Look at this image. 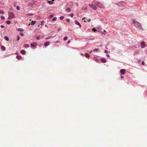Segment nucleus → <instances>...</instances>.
Masks as SVG:
<instances>
[{
	"mask_svg": "<svg viewBox=\"0 0 147 147\" xmlns=\"http://www.w3.org/2000/svg\"><path fill=\"white\" fill-rule=\"evenodd\" d=\"M55 0H52V1H54Z\"/></svg>",
	"mask_w": 147,
	"mask_h": 147,
	"instance_id": "nucleus-47",
	"label": "nucleus"
},
{
	"mask_svg": "<svg viewBox=\"0 0 147 147\" xmlns=\"http://www.w3.org/2000/svg\"><path fill=\"white\" fill-rule=\"evenodd\" d=\"M66 21L67 22H69L70 21V20L69 19H67L66 20Z\"/></svg>",
	"mask_w": 147,
	"mask_h": 147,
	"instance_id": "nucleus-34",
	"label": "nucleus"
},
{
	"mask_svg": "<svg viewBox=\"0 0 147 147\" xmlns=\"http://www.w3.org/2000/svg\"><path fill=\"white\" fill-rule=\"evenodd\" d=\"M6 22L7 23V24H9L11 23L10 21H8V20Z\"/></svg>",
	"mask_w": 147,
	"mask_h": 147,
	"instance_id": "nucleus-25",
	"label": "nucleus"
},
{
	"mask_svg": "<svg viewBox=\"0 0 147 147\" xmlns=\"http://www.w3.org/2000/svg\"><path fill=\"white\" fill-rule=\"evenodd\" d=\"M84 22H87V21H86V20H84Z\"/></svg>",
	"mask_w": 147,
	"mask_h": 147,
	"instance_id": "nucleus-48",
	"label": "nucleus"
},
{
	"mask_svg": "<svg viewBox=\"0 0 147 147\" xmlns=\"http://www.w3.org/2000/svg\"><path fill=\"white\" fill-rule=\"evenodd\" d=\"M93 51L94 52H98L99 51V50L98 49H94Z\"/></svg>",
	"mask_w": 147,
	"mask_h": 147,
	"instance_id": "nucleus-20",
	"label": "nucleus"
},
{
	"mask_svg": "<svg viewBox=\"0 0 147 147\" xmlns=\"http://www.w3.org/2000/svg\"><path fill=\"white\" fill-rule=\"evenodd\" d=\"M20 34L21 36H24V34H23V33H20Z\"/></svg>",
	"mask_w": 147,
	"mask_h": 147,
	"instance_id": "nucleus-32",
	"label": "nucleus"
},
{
	"mask_svg": "<svg viewBox=\"0 0 147 147\" xmlns=\"http://www.w3.org/2000/svg\"><path fill=\"white\" fill-rule=\"evenodd\" d=\"M20 53L24 55L26 53V51L24 50H22L20 51Z\"/></svg>",
	"mask_w": 147,
	"mask_h": 147,
	"instance_id": "nucleus-12",
	"label": "nucleus"
},
{
	"mask_svg": "<svg viewBox=\"0 0 147 147\" xmlns=\"http://www.w3.org/2000/svg\"><path fill=\"white\" fill-rule=\"evenodd\" d=\"M45 26L46 27H47V25H45Z\"/></svg>",
	"mask_w": 147,
	"mask_h": 147,
	"instance_id": "nucleus-45",
	"label": "nucleus"
},
{
	"mask_svg": "<svg viewBox=\"0 0 147 147\" xmlns=\"http://www.w3.org/2000/svg\"><path fill=\"white\" fill-rule=\"evenodd\" d=\"M141 45H142V48H144L146 47L145 42H142L141 43Z\"/></svg>",
	"mask_w": 147,
	"mask_h": 147,
	"instance_id": "nucleus-6",
	"label": "nucleus"
},
{
	"mask_svg": "<svg viewBox=\"0 0 147 147\" xmlns=\"http://www.w3.org/2000/svg\"><path fill=\"white\" fill-rule=\"evenodd\" d=\"M15 15L14 14L11 12H9L8 14V19L10 20L14 18Z\"/></svg>",
	"mask_w": 147,
	"mask_h": 147,
	"instance_id": "nucleus-2",
	"label": "nucleus"
},
{
	"mask_svg": "<svg viewBox=\"0 0 147 147\" xmlns=\"http://www.w3.org/2000/svg\"><path fill=\"white\" fill-rule=\"evenodd\" d=\"M20 39V37L19 36H17V40H18Z\"/></svg>",
	"mask_w": 147,
	"mask_h": 147,
	"instance_id": "nucleus-37",
	"label": "nucleus"
},
{
	"mask_svg": "<svg viewBox=\"0 0 147 147\" xmlns=\"http://www.w3.org/2000/svg\"><path fill=\"white\" fill-rule=\"evenodd\" d=\"M101 60L102 62V63H105L106 62V60L104 58H102Z\"/></svg>",
	"mask_w": 147,
	"mask_h": 147,
	"instance_id": "nucleus-11",
	"label": "nucleus"
},
{
	"mask_svg": "<svg viewBox=\"0 0 147 147\" xmlns=\"http://www.w3.org/2000/svg\"><path fill=\"white\" fill-rule=\"evenodd\" d=\"M91 52H92V51H91L90 52L91 53Z\"/></svg>",
	"mask_w": 147,
	"mask_h": 147,
	"instance_id": "nucleus-52",
	"label": "nucleus"
},
{
	"mask_svg": "<svg viewBox=\"0 0 147 147\" xmlns=\"http://www.w3.org/2000/svg\"><path fill=\"white\" fill-rule=\"evenodd\" d=\"M66 10L68 12H70L71 11V9L69 7H68L66 8Z\"/></svg>",
	"mask_w": 147,
	"mask_h": 147,
	"instance_id": "nucleus-16",
	"label": "nucleus"
},
{
	"mask_svg": "<svg viewBox=\"0 0 147 147\" xmlns=\"http://www.w3.org/2000/svg\"><path fill=\"white\" fill-rule=\"evenodd\" d=\"M133 23L134 24V26L138 28L139 29H142L141 24L137 21L133 20Z\"/></svg>",
	"mask_w": 147,
	"mask_h": 147,
	"instance_id": "nucleus-1",
	"label": "nucleus"
},
{
	"mask_svg": "<svg viewBox=\"0 0 147 147\" xmlns=\"http://www.w3.org/2000/svg\"><path fill=\"white\" fill-rule=\"evenodd\" d=\"M104 52L105 53H108L107 51L106 50H105Z\"/></svg>",
	"mask_w": 147,
	"mask_h": 147,
	"instance_id": "nucleus-39",
	"label": "nucleus"
},
{
	"mask_svg": "<svg viewBox=\"0 0 147 147\" xmlns=\"http://www.w3.org/2000/svg\"><path fill=\"white\" fill-rule=\"evenodd\" d=\"M44 45L45 46H47L49 45V42L48 41L47 42L44 43Z\"/></svg>",
	"mask_w": 147,
	"mask_h": 147,
	"instance_id": "nucleus-10",
	"label": "nucleus"
},
{
	"mask_svg": "<svg viewBox=\"0 0 147 147\" xmlns=\"http://www.w3.org/2000/svg\"><path fill=\"white\" fill-rule=\"evenodd\" d=\"M120 73L122 74H124L125 73V70L124 69H122L120 70Z\"/></svg>",
	"mask_w": 147,
	"mask_h": 147,
	"instance_id": "nucleus-9",
	"label": "nucleus"
},
{
	"mask_svg": "<svg viewBox=\"0 0 147 147\" xmlns=\"http://www.w3.org/2000/svg\"><path fill=\"white\" fill-rule=\"evenodd\" d=\"M106 56H107L108 57H110V55L109 54H107V55H106Z\"/></svg>",
	"mask_w": 147,
	"mask_h": 147,
	"instance_id": "nucleus-40",
	"label": "nucleus"
},
{
	"mask_svg": "<svg viewBox=\"0 0 147 147\" xmlns=\"http://www.w3.org/2000/svg\"><path fill=\"white\" fill-rule=\"evenodd\" d=\"M57 18L56 17H54L53 19V21H55L56 20Z\"/></svg>",
	"mask_w": 147,
	"mask_h": 147,
	"instance_id": "nucleus-26",
	"label": "nucleus"
},
{
	"mask_svg": "<svg viewBox=\"0 0 147 147\" xmlns=\"http://www.w3.org/2000/svg\"><path fill=\"white\" fill-rule=\"evenodd\" d=\"M89 5L93 9L96 10L97 9V7L95 5H94L93 4H89Z\"/></svg>",
	"mask_w": 147,
	"mask_h": 147,
	"instance_id": "nucleus-4",
	"label": "nucleus"
},
{
	"mask_svg": "<svg viewBox=\"0 0 147 147\" xmlns=\"http://www.w3.org/2000/svg\"><path fill=\"white\" fill-rule=\"evenodd\" d=\"M142 65H144V61H142Z\"/></svg>",
	"mask_w": 147,
	"mask_h": 147,
	"instance_id": "nucleus-42",
	"label": "nucleus"
},
{
	"mask_svg": "<svg viewBox=\"0 0 147 147\" xmlns=\"http://www.w3.org/2000/svg\"><path fill=\"white\" fill-rule=\"evenodd\" d=\"M1 49L3 51H5V48L4 47L2 46L1 47Z\"/></svg>",
	"mask_w": 147,
	"mask_h": 147,
	"instance_id": "nucleus-17",
	"label": "nucleus"
},
{
	"mask_svg": "<svg viewBox=\"0 0 147 147\" xmlns=\"http://www.w3.org/2000/svg\"><path fill=\"white\" fill-rule=\"evenodd\" d=\"M67 36H65V37H64L63 38V40L64 41H66V40H67Z\"/></svg>",
	"mask_w": 147,
	"mask_h": 147,
	"instance_id": "nucleus-24",
	"label": "nucleus"
},
{
	"mask_svg": "<svg viewBox=\"0 0 147 147\" xmlns=\"http://www.w3.org/2000/svg\"><path fill=\"white\" fill-rule=\"evenodd\" d=\"M134 48H136V47H134Z\"/></svg>",
	"mask_w": 147,
	"mask_h": 147,
	"instance_id": "nucleus-50",
	"label": "nucleus"
},
{
	"mask_svg": "<svg viewBox=\"0 0 147 147\" xmlns=\"http://www.w3.org/2000/svg\"><path fill=\"white\" fill-rule=\"evenodd\" d=\"M37 45V43L36 42H33V43H31V46L32 47H35Z\"/></svg>",
	"mask_w": 147,
	"mask_h": 147,
	"instance_id": "nucleus-7",
	"label": "nucleus"
},
{
	"mask_svg": "<svg viewBox=\"0 0 147 147\" xmlns=\"http://www.w3.org/2000/svg\"><path fill=\"white\" fill-rule=\"evenodd\" d=\"M75 22L76 24L79 26L80 28L81 27V24L78 22V21H76Z\"/></svg>",
	"mask_w": 147,
	"mask_h": 147,
	"instance_id": "nucleus-8",
	"label": "nucleus"
},
{
	"mask_svg": "<svg viewBox=\"0 0 147 147\" xmlns=\"http://www.w3.org/2000/svg\"><path fill=\"white\" fill-rule=\"evenodd\" d=\"M95 4L97 5L98 7L100 8H104L105 7L102 3L99 2H96Z\"/></svg>",
	"mask_w": 147,
	"mask_h": 147,
	"instance_id": "nucleus-3",
	"label": "nucleus"
},
{
	"mask_svg": "<svg viewBox=\"0 0 147 147\" xmlns=\"http://www.w3.org/2000/svg\"><path fill=\"white\" fill-rule=\"evenodd\" d=\"M68 16H71V17H73V13H70L69 14Z\"/></svg>",
	"mask_w": 147,
	"mask_h": 147,
	"instance_id": "nucleus-22",
	"label": "nucleus"
},
{
	"mask_svg": "<svg viewBox=\"0 0 147 147\" xmlns=\"http://www.w3.org/2000/svg\"><path fill=\"white\" fill-rule=\"evenodd\" d=\"M85 56L87 58H89L90 56V55L87 53H85Z\"/></svg>",
	"mask_w": 147,
	"mask_h": 147,
	"instance_id": "nucleus-15",
	"label": "nucleus"
},
{
	"mask_svg": "<svg viewBox=\"0 0 147 147\" xmlns=\"http://www.w3.org/2000/svg\"><path fill=\"white\" fill-rule=\"evenodd\" d=\"M0 13L1 14H3L4 13V12L3 11H1L0 12Z\"/></svg>",
	"mask_w": 147,
	"mask_h": 147,
	"instance_id": "nucleus-36",
	"label": "nucleus"
},
{
	"mask_svg": "<svg viewBox=\"0 0 147 147\" xmlns=\"http://www.w3.org/2000/svg\"><path fill=\"white\" fill-rule=\"evenodd\" d=\"M104 32H106L105 30H104Z\"/></svg>",
	"mask_w": 147,
	"mask_h": 147,
	"instance_id": "nucleus-49",
	"label": "nucleus"
},
{
	"mask_svg": "<svg viewBox=\"0 0 147 147\" xmlns=\"http://www.w3.org/2000/svg\"><path fill=\"white\" fill-rule=\"evenodd\" d=\"M44 21H42L41 22V25L42 26H43L44 25Z\"/></svg>",
	"mask_w": 147,
	"mask_h": 147,
	"instance_id": "nucleus-27",
	"label": "nucleus"
},
{
	"mask_svg": "<svg viewBox=\"0 0 147 147\" xmlns=\"http://www.w3.org/2000/svg\"><path fill=\"white\" fill-rule=\"evenodd\" d=\"M36 38L37 40H39L40 39V36H37Z\"/></svg>",
	"mask_w": 147,
	"mask_h": 147,
	"instance_id": "nucleus-31",
	"label": "nucleus"
},
{
	"mask_svg": "<svg viewBox=\"0 0 147 147\" xmlns=\"http://www.w3.org/2000/svg\"><path fill=\"white\" fill-rule=\"evenodd\" d=\"M92 30L94 32H95V31H96V29H95V28H93L92 29Z\"/></svg>",
	"mask_w": 147,
	"mask_h": 147,
	"instance_id": "nucleus-38",
	"label": "nucleus"
},
{
	"mask_svg": "<svg viewBox=\"0 0 147 147\" xmlns=\"http://www.w3.org/2000/svg\"><path fill=\"white\" fill-rule=\"evenodd\" d=\"M1 28H3L4 27V26L3 25H1Z\"/></svg>",
	"mask_w": 147,
	"mask_h": 147,
	"instance_id": "nucleus-41",
	"label": "nucleus"
},
{
	"mask_svg": "<svg viewBox=\"0 0 147 147\" xmlns=\"http://www.w3.org/2000/svg\"><path fill=\"white\" fill-rule=\"evenodd\" d=\"M35 1H32L31 2H29L28 3V5L29 7L32 6L33 4L35 3Z\"/></svg>",
	"mask_w": 147,
	"mask_h": 147,
	"instance_id": "nucleus-5",
	"label": "nucleus"
},
{
	"mask_svg": "<svg viewBox=\"0 0 147 147\" xmlns=\"http://www.w3.org/2000/svg\"><path fill=\"white\" fill-rule=\"evenodd\" d=\"M53 17V14H52L49 16V17L51 18H52Z\"/></svg>",
	"mask_w": 147,
	"mask_h": 147,
	"instance_id": "nucleus-33",
	"label": "nucleus"
},
{
	"mask_svg": "<svg viewBox=\"0 0 147 147\" xmlns=\"http://www.w3.org/2000/svg\"><path fill=\"white\" fill-rule=\"evenodd\" d=\"M85 19V18H83L82 19V20H83Z\"/></svg>",
	"mask_w": 147,
	"mask_h": 147,
	"instance_id": "nucleus-46",
	"label": "nucleus"
},
{
	"mask_svg": "<svg viewBox=\"0 0 147 147\" xmlns=\"http://www.w3.org/2000/svg\"><path fill=\"white\" fill-rule=\"evenodd\" d=\"M121 78H123V77L122 76H121Z\"/></svg>",
	"mask_w": 147,
	"mask_h": 147,
	"instance_id": "nucleus-51",
	"label": "nucleus"
},
{
	"mask_svg": "<svg viewBox=\"0 0 147 147\" xmlns=\"http://www.w3.org/2000/svg\"><path fill=\"white\" fill-rule=\"evenodd\" d=\"M16 9H17L18 10H20V7L18 6L16 7Z\"/></svg>",
	"mask_w": 147,
	"mask_h": 147,
	"instance_id": "nucleus-29",
	"label": "nucleus"
},
{
	"mask_svg": "<svg viewBox=\"0 0 147 147\" xmlns=\"http://www.w3.org/2000/svg\"><path fill=\"white\" fill-rule=\"evenodd\" d=\"M47 2L50 5L52 4L53 3L51 2V1H48Z\"/></svg>",
	"mask_w": 147,
	"mask_h": 147,
	"instance_id": "nucleus-23",
	"label": "nucleus"
},
{
	"mask_svg": "<svg viewBox=\"0 0 147 147\" xmlns=\"http://www.w3.org/2000/svg\"><path fill=\"white\" fill-rule=\"evenodd\" d=\"M17 30L20 32H23L24 31V30L21 28H18L17 29Z\"/></svg>",
	"mask_w": 147,
	"mask_h": 147,
	"instance_id": "nucleus-13",
	"label": "nucleus"
},
{
	"mask_svg": "<svg viewBox=\"0 0 147 147\" xmlns=\"http://www.w3.org/2000/svg\"><path fill=\"white\" fill-rule=\"evenodd\" d=\"M63 18H64V17L63 16H61L60 18V19L61 20H63Z\"/></svg>",
	"mask_w": 147,
	"mask_h": 147,
	"instance_id": "nucleus-28",
	"label": "nucleus"
},
{
	"mask_svg": "<svg viewBox=\"0 0 147 147\" xmlns=\"http://www.w3.org/2000/svg\"><path fill=\"white\" fill-rule=\"evenodd\" d=\"M24 46L25 48H28L29 47V45L28 44H26L24 45Z\"/></svg>",
	"mask_w": 147,
	"mask_h": 147,
	"instance_id": "nucleus-21",
	"label": "nucleus"
},
{
	"mask_svg": "<svg viewBox=\"0 0 147 147\" xmlns=\"http://www.w3.org/2000/svg\"><path fill=\"white\" fill-rule=\"evenodd\" d=\"M91 20L90 19H89L87 20L86 21L88 22H90L91 21Z\"/></svg>",
	"mask_w": 147,
	"mask_h": 147,
	"instance_id": "nucleus-35",
	"label": "nucleus"
},
{
	"mask_svg": "<svg viewBox=\"0 0 147 147\" xmlns=\"http://www.w3.org/2000/svg\"><path fill=\"white\" fill-rule=\"evenodd\" d=\"M59 42V41H57L56 42V43H58Z\"/></svg>",
	"mask_w": 147,
	"mask_h": 147,
	"instance_id": "nucleus-44",
	"label": "nucleus"
},
{
	"mask_svg": "<svg viewBox=\"0 0 147 147\" xmlns=\"http://www.w3.org/2000/svg\"><path fill=\"white\" fill-rule=\"evenodd\" d=\"M16 58L18 60H20L21 59L22 57L20 55H17Z\"/></svg>",
	"mask_w": 147,
	"mask_h": 147,
	"instance_id": "nucleus-14",
	"label": "nucleus"
},
{
	"mask_svg": "<svg viewBox=\"0 0 147 147\" xmlns=\"http://www.w3.org/2000/svg\"><path fill=\"white\" fill-rule=\"evenodd\" d=\"M36 23V21H32L31 23V25H33L35 23Z\"/></svg>",
	"mask_w": 147,
	"mask_h": 147,
	"instance_id": "nucleus-18",
	"label": "nucleus"
},
{
	"mask_svg": "<svg viewBox=\"0 0 147 147\" xmlns=\"http://www.w3.org/2000/svg\"><path fill=\"white\" fill-rule=\"evenodd\" d=\"M1 18L2 20H4L5 19V18H4V17L2 16L1 17Z\"/></svg>",
	"mask_w": 147,
	"mask_h": 147,
	"instance_id": "nucleus-30",
	"label": "nucleus"
},
{
	"mask_svg": "<svg viewBox=\"0 0 147 147\" xmlns=\"http://www.w3.org/2000/svg\"><path fill=\"white\" fill-rule=\"evenodd\" d=\"M4 38L5 39L7 40V41H8L9 40V38L7 36H5Z\"/></svg>",
	"mask_w": 147,
	"mask_h": 147,
	"instance_id": "nucleus-19",
	"label": "nucleus"
},
{
	"mask_svg": "<svg viewBox=\"0 0 147 147\" xmlns=\"http://www.w3.org/2000/svg\"><path fill=\"white\" fill-rule=\"evenodd\" d=\"M70 40H69V41L67 43H70Z\"/></svg>",
	"mask_w": 147,
	"mask_h": 147,
	"instance_id": "nucleus-43",
	"label": "nucleus"
}]
</instances>
